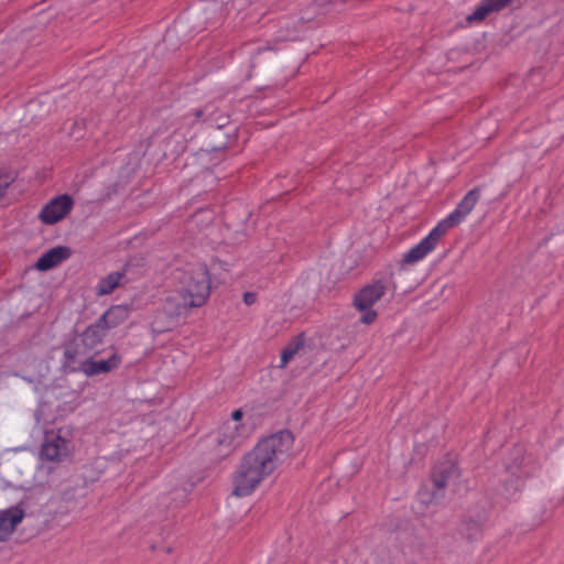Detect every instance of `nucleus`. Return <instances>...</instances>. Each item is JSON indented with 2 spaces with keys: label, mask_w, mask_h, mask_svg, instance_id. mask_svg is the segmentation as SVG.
I'll list each match as a JSON object with an SVG mask.
<instances>
[{
  "label": "nucleus",
  "mask_w": 564,
  "mask_h": 564,
  "mask_svg": "<svg viewBox=\"0 0 564 564\" xmlns=\"http://www.w3.org/2000/svg\"><path fill=\"white\" fill-rule=\"evenodd\" d=\"M293 444L290 432L273 434L260 441L248 452L234 476L232 494L237 497L250 495L260 482L271 475Z\"/></svg>",
  "instance_id": "1"
},
{
  "label": "nucleus",
  "mask_w": 564,
  "mask_h": 564,
  "mask_svg": "<svg viewBox=\"0 0 564 564\" xmlns=\"http://www.w3.org/2000/svg\"><path fill=\"white\" fill-rule=\"evenodd\" d=\"M212 291V281L206 273L202 280L189 282L176 295L166 299V305H174L175 315L186 314L188 308L202 306Z\"/></svg>",
  "instance_id": "2"
},
{
  "label": "nucleus",
  "mask_w": 564,
  "mask_h": 564,
  "mask_svg": "<svg viewBox=\"0 0 564 564\" xmlns=\"http://www.w3.org/2000/svg\"><path fill=\"white\" fill-rule=\"evenodd\" d=\"M237 423L227 421L219 426L217 431L216 445L214 446V455L218 457V460L228 457L235 452L237 447Z\"/></svg>",
  "instance_id": "3"
},
{
  "label": "nucleus",
  "mask_w": 564,
  "mask_h": 564,
  "mask_svg": "<svg viewBox=\"0 0 564 564\" xmlns=\"http://www.w3.org/2000/svg\"><path fill=\"white\" fill-rule=\"evenodd\" d=\"M480 197L479 187L470 189L459 202L454 212H452L445 219L440 221L437 225L443 228L446 234L448 229L460 224L464 218L474 209Z\"/></svg>",
  "instance_id": "4"
},
{
  "label": "nucleus",
  "mask_w": 564,
  "mask_h": 564,
  "mask_svg": "<svg viewBox=\"0 0 564 564\" xmlns=\"http://www.w3.org/2000/svg\"><path fill=\"white\" fill-rule=\"evenodd\" d=\"M480 197L479 187L470 189L459 202L454 212H452L445 219L440 221L437 225L443 228L446 234L448 229L460 224L464 218L474 209Z\"/></svg>",
  "instance_id": "5"
},
{
  "label": "nucleus",
  "mask_w": 564,
  "mask_h": 564,
  "mask_svg": "<svg viewBox=\"0 0 564 564\" xmlns=\"http://www.w3.org/2000/svg\"><path fill=\"white\" fill-rule=\"evenodd\" d=\"M73 206L74 200L68 194L56 196L42 208L40 219L46 225H54L65 218Z\"/></svg>",
  "instance_id": "6"
},
{
  "label": "nucleus",
  "mask_w": 564,
  "mask_h": 564,
  "mask_svg": "<svg viewBox=\"0 0 564 564\" xmlns=\"http://www.w3.org/2000/svg\"><path fill=\"white\" fill-rule=\"evenodd\" d=\"M445 235L443 228L438 225L434 227L427 237L422 239L417 245L412 247L406 253H404L401 263L413 264L422 260L426 254L435 249L441 238Z\"/></svg>",
  "instance_id": "7"
},
{
  "label": "nucleus",
  "mask_w": 564,
  "mask_h": 564,
  "mask_svg": "<svg viewBox=\"0 0 564 564\" xmlns=\"http://www.w3.org/2000/svg\"><path fill=\"white\" fill-rule=\"evenodd\" d=\"M538 469V462L520 446L513 448L511 462L506 466L507 474H519L523 478H532Z\"/></svg>",
  "instance_id": "8"
},
{
  "label": "nucleus",
  "mask_w": 564,
  "mask_h": 564,
  "mask_svg": "<svg viewBox=\"0 0 564 564\" xmlns=\"http://www.w3.org/2000/svg\"><path fill=\"white\" fill-rule=\"evenodd\" d=\"M122 361V358L116 351L106 360H96L94 356L83 359L77 368L73 371L85 373L87 377H95L101 373H108L117 369Z\"/></svg>",
  "instance_id": "9"
},
{
  "label": "nucleus",
  "mask_w": 564,
  "mask_h": 564,
  "mask_svg": "<svg viewBox=\"0 0 564 564\" xmlns=\"http://www.w3.org/2000/svg\"><path fill=\"white\" fill-rule=\"evenodd\" d=\"M386 286L381 281H376L364 286L354 296V305L358 311H366L372 307L384 294Z\"/></svg>",
  "instance_id": "10"
},
{
  "label": "nucleus",
  "mask_w": 564,
  "mask_h": 564,
  "mask_svg": "<svg viewBox=\"0 0 564 564\" xmlns=\"http://www.w3.org/2000/svg\"><path fill=\"white\" fill-rule=\"evenodd\" d=\"M237 143V128L235 124L217 123L214 127V161L218 153H223Z\"/></svg>",
  "instance_id": "11"
},
{
  "label": "nucleus",
  "mask_w": 564,
  "mask_h": 564,
  "mask_svg": "<svg viewBox=\"0 0 564 564\" xmlns=\"http://www.w3.org/2000/svg\"><path fill=\"white\" fill-rule=\"evenodd\" d=\"M25 516L24 510L20 506H12L0 511V542L7 541L14 532L19 523Z\"/></svg>",
  "instance_id": "12"
},
{
  "label": "nucleus",
  "mask_w": 564,
  "mask_h": 564,
  "mask_svg": "<svg viewBox=\"0 0 564 564\" xmlns=\"http://www.w3.org/2000/svg\"><path fill=\"white\" fill-rule=\"evenodd\" d=\"M72 256V249L67 246H56L44 252L35 262L34 268L45 272L67 260Z\"/></svg>",
  "instance_id": "13"
},
{
  "label": "nucleus",
  "mask_w": 564,
  "mask_h": 564,
  "mask_svg": "<svg viewBox=\"0 0 564 564\" xmlns=\"http://www.w3.org/2000/svg\"><path fill=\"white\" fill-rule=\"evenodd\" d=\"M90 351L93 350L84 347L79 336L66 341L64 344L63 368L74 372L73 369L77 368L82 361L79 358L86 356Z\"/></svg>",
  "instance_id": "14"
},
{
  "label": "nucleus",
  "mask_w": 564,
  "mask_h": 564,
  "mask_svg": "<svg viewBox=\"0 0 564 564\" xmlns=\"http://www.w3.org/2000/svg\"><path fill=\"white\" fill-rule=\"evenodd\" d=\"M69 442L61 435L47 438L41 447V457L46 460H62L69 454Z\"/></svg>",
  "instance_id": "15"
},
{
  "label": "nucleus",
  "mask_w": 564,
  "mask_h": 564,
  "mask_svg": "<svg viewBox=\"0 0 564 564\" xmlns=\"http://www.w3.org/2000/svg\"><path fill=\"white\" fill-rule=\"evenodd\" d=\"M514 0H482L474 10V12L466 17L469 24L484 21L491 13L500 12L513 3Z\"/></svg>",
  "instance_id": "16"
},
{
  "label": "nucleus",
  "mask_w": 564,
  "mask_h": 564,
  "mask_svg": "<svg viewBox=\"0 0 564 564\" xmlns=\"http://www.w3.org/2000/svg\"><path fill=\"white\" fill-rule=\"evenodd\" d=\"M457 476L458 468L451 460H445L436 464L431 471V479L433 481V485L437 490L441 491H443L446 488L449 479Z\"/></svg>",
  "instance_id": "17"
},
{
  "label": "nucleus",
  "mask_w": 564,
  "mask_h": 564,
  "mask_svg": "<svg viewBox=\"0 0 564 564\" xmlns=\"http://www.w3.org/2000/svg\"><path fill=\"white\" fill-rule=\"evenodd\" d=\"M107 332L108 329L105 325L97 319L94 324L87 326L78 336L80 337L84 347L94 350L102 343Z\"/></svg>",
  "instance_id": "18"
},
{
  "label": "nucleus",
  "mask_w": 564,
  "mask_h": 564,
  "mask_svg": "<svg viewBox=\"0 0 564 564\" xmlns=\"http://www.w3.org/2000/svg\"><path fill=\"white\" fill-rule=\"evenodd\" d=\"M129 317L127 305H112L98 319L109 330L126 322Z\"/></svg>",
  "instance_id": "19"
},
{
  "label": "nucleus",
  "mask_w": 564,
  "mask_h": 564,
  "mask_svg": "<svg viewBox=\"0 0 564 564\" xmlns=\"http://www.w3.org/2000/svg\"><path fill=\"white\" fill-rule=\"evenodd\" d=\"M126 269L121 271L111 272L108 275L101 278L96 288L98 295L111 294L117 288L124 284Z\"/></svg>",
  "instance_id": "20"
},
{
  "label": "nucleus",
  "mask_w": 564,
  "mask_h": 564,
  "mask_svg": "<svg viewBox=\"0 0 564 564\" xmlns=\"http://www.w3.org/2000/svg\"><path fill=\"white\" fill-rule=\"evenodd\" d=\"M305 345V334L300 333L294 336L282 349L281 351V364L279 368H285L286 365L293 357L304 347Z\"/></svg>",
  "instance_id": "21"
},
{
  "label": "nucleus",
  "mask_w": 564,
  "mask_h": 564,
  "mask_svg": "<svg viewBox=\"0 0 564 564\" xmlns=\"http://www.w3.org/2000/svg\"><path fill=\"white\" fill-rule=\"evenodd\" d=\"M507 478L503 480L505 489L508 494H514L519 491L523 486L525 480L529 478L520 477L519 474H507Z\"/></svg>",
  "instance_id": "22"
},
{
  "label": "nucleus",
  "mask_w": 564,
  "mask_h": 564,
  "mask_svg": "<svg viewBox=\"0 0 564 564\" xmlns=\"http://www.w3.org/2000/svg\"><path fill=\"white\" fill-rule=\"evenodd\" d=\"M13 181L14 177L11 175V173L0 170V198L3 196L4 192Z\"/></svg>",
  "instance_id": "23"
},
{
  "label": "nucleus",
  "mask_w": 564,
  "mask_h": 564,
  "mask_svg": "<svg viewBox=\"0 0 564 564\" xmlns=\"http://www.w3.org/2000/svg\"><path fill=\"white\" fill-rule=\"evenodd\" d=\"M361 312H362V315L360 317V322L366 325L372 324L378 316L377 312L371 310V307L367 308L366 311H361Z\"/></svg>",
  "instance_id": "24"
},
{
  "label": "nucleus",
  "mask_w": 564,
  "mask_h": 564,
  "mask_svg": "<svg viewBox=\"0 0 564 564\" xmlns=\"http://www.w3.org/2000/svg\"><path fill=\"white\" fill-rule=\"evenodd\" d=\"M257 294L253 292H245L243 293V302L246 305L250 306L257 302Z\"/></svg>",
  "instance_id": "25"
},
{
  "label": "nucleus",
  "mask_w": 564,
  "mask_h": 564,
  "mask_svg": "<svg viewBox=\"0 0 564 564\" xmlns=\"http://www.w3.org/2000/svg\"><path fill=\"white\" fill-rule=\"evenodd\" d=\"M231 417H232V421L234 423H236L237 421H239L241 417H242V411L241 410H235L231 414Z\"/></svg>",
  "instance_id": "26"
},
{
  "label": "nucleus",
  "mask_w": 564,
  "mask_h": 564,
  "mask_svg": "<svg viewBox=\"0 0 564 564\" xmlns=\"http://www.w3.org/2000/svg\"><path fill=\"white\" fill-rule=\"evenodd\" d=\"M218 123H228V124H231L228 120V116L224 117V118H219V122Z\"/></svg>",
  "instance_id": "27"
},
{
  "label": "nucleus",
  "mask_w": 564,
  "mask_h": 564,
  "mask_svg": "<svg viewBox=\"0 0 564 564\" xmlns=\"http://www.w3.org/2000/svg\"><path fill=\"white\" fill-rule=\"evenodd\" d=\"M202 115H203V110H200V109L195 112V116L197 118H199Z\"/></svg>",
  "instance_id": "28"
}]
</instances>
